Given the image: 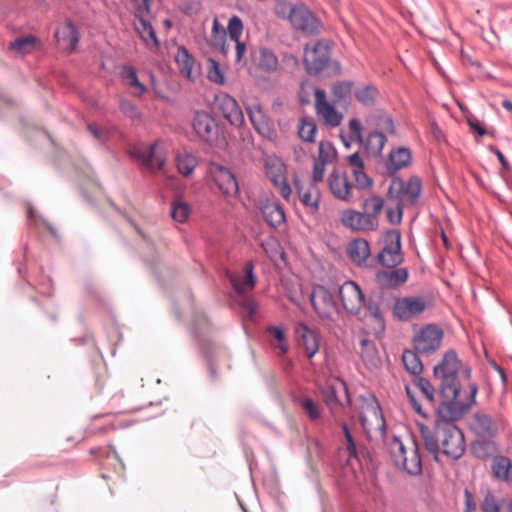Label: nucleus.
I'll use <instances>...</instances> for the list:
<instances>
[{"label": "nucleus", "mask_w": 512, "mask_h": 512, "mask_svg": "<svg viewBox=\"0 0 512 512\" xmlns=\"http://www.w3.org/2000/svg\"><path fill=\"white\" fill-rule=\"evenodd\" d=\"M153 0H131L135 8V29L149 49H158L159 40L151 24V4Z\"/></svg>", "instance_id": "obj_7"}, {"label": "nucleus", "mask_w": 512, "mask_h": 512, "mask_svg": "<svg viewBox=\"0 0 512 512\" xmlns=\"http://www.w3.org/2000/svg\"><path fill=\"white\" fill-rule=\"evenodd\" d=\"M295 337L308 358H312L319 350L320 336L317 329H312L305 323H299L295 327Z\"/></svg>", "instance_id": "obj_19"}, {"label": "nucleus", "mask_w": 512, "mask_h": 512, "mask_svg": "<svg viewBox=\"0 0 512 512\" xmlns=\"http://www.w3.org/2000/svg\"><path fill=\"white\" fill-rule=\"evenodd\" d=\"M284 8H288L286 4L276 7L277 15H284ZM288 19L291 25L308 36L318 35L323 29V24L316 15L305 5H295L289 7Z\"/></svg>", "instance_id": "obj_6"}, {"label": "nucleus", "mask_w": 512, "mask_h": 512, "mask_svg": "<svg viewBox=\"0 0 512 512\" xmlns=\"http://www.w3.org/2000/svg\"><path fill=\"white\" fill-rule=\"evenodd\" d=\"M247 112H248L250 121L252 122L253 126L257 130H260L259 125L262 124L264 121V114L261 109V106L258 104L255 106H249V107H247Z\"/></svg>", "instance_id": "obj_56"}, {"label": "nucleus", "mask_w": 512, "mask_h": 512, "mask_svg": "<svg viewBox=\"0 0 512 512\" xmlns=\"http://www.w3.org/2000/svg\"><path fill=\"white\" fill-rule=\"evenodd\" d=\"M427 308V302L420 296H405L395 299L393 314L401 321H409Z\"/></svg>", "instance_id": "obj_12"}, {"label": "nucleus", "mask_w": 512, "mask_h": 512, "mask_svg": "<svg viewBox=\"0 0 512 512\" xmlns=\"http://www.w3.org/2000/svg\"><path fill=\"white\" fill-rule=\"evenodd\" d=\"M354 83L352 81L344 80L335 82L331 86V95L334 104H348L351 99L352 89Z\"/></svg>", "instance_id": "obj_34"}, {"label": "nucleus", "mask_w": 512, "mask_h": 512, "mask_svg": "<svg viewBox=\"0 0 512 512\" xmlns=\"http://www.w3.org/2000/svg\"><path fill=\"white\" fill-rule=\"evenodd\" d=\"M37 38L32 35L20 37L10 43V48L19 54H27L34 50Z\"/></svg>", "instance_id": "obj_44"}, {"label": "nucleus", "mask_w": 512, "mask_h": 512, "mask_svg": "<svg viewBox=\"0 0 512 512\" xmlns=\"http://www.w3.org/2000/svg\"><path fill=\"white\" fill-rule=\"evenodd\" d=\"M209 173L218 189L227 196H236L239 192L235 175L225 166L211 163Z\"/></svg>", "instance_id": "obj_15"}, {"label": "nucleus", "mask_w": 512, "mask_h": 512, "mask_svg": "<svg viewBox=\"0 0 512 512\" xmlns=\"http://www.w3.org/2000/svg\"><path fill=\"white\" fill-rule=\"evenodd\" d=\"M315 108L317 115L326 125L331 127L340 125L343 115L336 110L334 103L328 102L326 92L322 89H316L315 91Z\"/></svg>", "instance_id": "obj_17"}, {"label": "nucleus", "mask_w": 512, "mask_h": 512, "mask_svg": "<svg viewBox=\"0 0 512 512\" xmlns=\"http://www.w3.org/2000/svg\"><path fill=\"white\" fill-rule=\"evenodd\" d=\"M337 158V151L333 144L329 141H321L319 143L318 157L316 160L325 164L333 163Z\"/></svg>", "instance_id": "obj_46"}, {"label": "nucleus", "mask_w": 512, "mask_h": 512, "mask_svg": "<svg viewBox=\"0 0 512 512\" xmlns=\"http://www.w3.org/2000/svg\"><path fill=\"white\" fill-rule=\"evenodd\" d=\"M189 214L190 206L186 202L180 199L174 200L172 202L170 215L173 218V220L179 223H184L188 219Z\"/></svg>", "instance_id": "obj_45"}, {"label": "nucleus", "mask_w": 512, "mask_h": 512, "mask_svg": "<svg viewBox=\"0 0 512 512\" xmlns=\"http://www.w3.org/2000/svg\"><path fill=\"white\" fill-rule=\"evenodd\" d=\"M384 205V201L380 196L374 195L369 198H367L364 201L363 207H364V214L366 217H369V219L374 220V229L378 227V215L380 214L382 208Z\"/></svg>", "instance_id": "obj_36"}, {"label": "nucleus", "mask_w": 512, "mask_h": 512, "mask_svg": "<svg viewBox=\"0 0 512 512\" xmlns=\"http://www.w3.org/2000/svg\"><path fill=\"white\" fill-rule=\"evenodd\" d=\"M408 279L406 268L380 270L376 273V282L381 288H395L404 284Z\"/></svg>", "instance_id": "obj_26"}, {"label": "nucleus", "mask_w": 512, "mask_h": 512, "mask_svg": "<svg viewBox=\"0 0 512 512\" xmlns=\"http://www.w3.org/2000/svg\"><path fill=\"white\" fill-rule=\"evenodd\" d=\"M343 308L350 314H358L365 304L364 294L354 281H345L339 287Z\"/></svg>", "instance_id": "obj_13"}, {"label": "nucleus", "mask_w": 512, "mask_h": 512, "mask_svg": "<svg viewBox=\"0 0 512 512\" xmlns=\"http://www.w3.org/2000/svg\"><path fill=\"white\" fill-rule=\"evenodd\" d=\"M317 132V127L313 119L311 118H303L300 120L298 126V135L299 137L305 141L312 143L315 141V136Z\"/></svg>", "instance_id": "obj_43"}, {"label": "nucleus", "mask_w": 512, "mask_h": 512, "mask_svg": "<svg viewBox=\"0 0 512 512\" xmlns=\"http://www.w3.org/2000/svg\"><path fill=\"white\" fill-rule=\"evenodd\" d=\"M216 104L223 117L233 126H241L244 123V115L237 101L226 93L216 96Z\"/></svg>", "instance_id": "obj_20"}, {"label": "nucleus", "mask_w": 512, "mask_h": 512, "mask_svg": "<svg viewBox=\"0 0 512 512\" xmlns=\"http://www.w3.org/2000/svg\"><path fill=\"white\" fill-rule=\"evenodd\" d=\"M504 500L497 497L490 490H486L480 504L482 512H501Z\"/></svg>", "instance_id": "obj_42"}, {"label": "nucleus", "mask_w": 512, "mask_h": 512, "mask_svg": "<svg viewBox=\"0 0 512 512\" xmlns=\"http://www.w3.org/2000/svg\"><path fill=\"white\" fill-rule=\"evenodd\" d=\"M201 8L200 0H191L189 3L182 4V11L189 16L197 14Z\"/></svg>", "instance_id": "obj_60"}, {"label": "nucleus", "mask_w": 512, "mask_h": 512, "mask_svg": "<svg viewBox=\"0 0 512 512\" xmlns=\"http://www.w3.org/2000/svg\"><path fill=\"white\" fill-rule=\"evenodd\" d=\"M312 307L322 320H333L338 308L333 294L323 285H315L310 295Z\"/></svg>", "instance_id": "obj_11"}, {"label": "nucleus", "mask_w": 512, "mask_h": 512, "mask_svg": "<svg viewBox=\"0 0 512 512\" xmlns=\"http://www.w3.org/2000/svg\"><path fill=\"white\" fill-rule=\"evenodd\" d=\"M359 353L366 366L376 367L380 362L376 345L368 338H361Z\"/></svg>", "instance_id": "obj_35"}, {"label": "nucleus", "mask_w": 512, "mask_h": 512, "mask_svg": "<svg viewBox=\"0 0 512 512\" xmlns=\"http://www.w3.org/2000/svg\"><path fill=\"white\" fill-rule=\"evenodd\" d=\"M268 333L277 341V343L274 344L275 348L279 349L281 354L287 353L289 346L284 330L281 327L272 326L268 328Z\"/></svg>", "instance_id": "obj_48"}, {"label": "nucleus", "mask_w": 512, "mask_h": 512, "mask_svg": "<svg viewBox=\"0 0 512 512\" xmlns=\"http://www.w3.org/2000/svg\"><path fill=\"white\" fill-rule=\"evenodd\" d=\"M211 65L208 70L207 77L211 82L217 83V84H224L225 82V76L224 72L220 68V65L218 62L211 60Z\"/></svg>", "instance_id": "obj_54"}, {"label": "nucleus", "mask_w": 512, "mask_h": 512, "mask_svg": "<svg viewBox=\"0 0 512 512\" xmlns=\"http://www.w3.org/2000/svg\"><path fill=\"white\" fill-rule=\"evenodd\" d=\"M55 38L58 42L65 43L70 51H74L79 43L80 34L73 22L68 20L56 30Z\"/></svg>", "instance_id": "obj_30"}, {"label": "nucleus", "mask_w": 512, "mask_h": 512, "mask_svg": "<svg viewBox=\"0 0 512 512\" xmlns=\"http://www.w3.org/2000/svg\"><path fill=\"white\" fill-rule=\"evenodd\" d=\"M472 430L481 437L491 438L497 434L498 427L491 416L485 413H475L471 421Z\"/></svg>", "instance_id": "obj_27"}, {"label": "nucleus", "mask_w": 512, "mask_h": 512, "mask_svg": "<svg viewBox=\"0 0 512 512\" xmlns=\"http://www.w3.org/2000/svg\"><path fill=\"white\" fill-rule=\"evenodd\" d=\"M353 175L355 179V183L357 188L365 189L372 186L373 181L368 175L364 172V169L353 170Z\"/></svg>", "instance_id": "obj_58"}, {"label": "nucleus", "mask_w": 512, "mask_h": 512, "mask_svg": "<svg viewBox=\"0 0 512 512\" xmlns=\"http://www.w3.org/2000/svg\"><path fill=\"white\" fill-rule=\"evenodd\" d=\"M496 448L495 443L489 440L478 441L474 444L473 450L478 458L485 459L490 452Z\"/></svg>", "instance_id": "obj_52"}, {"label": "nucleus", "mask_w": 512, "mask_h": 512, "mask_svg": "<svg viewBox=\"0 0 512 512\" xmlns=\"http://www.w3.org/2000/svg\"><path fill=\"white\" fill-rule=\"evenodd\" d=\"M439 381L441 402L433 428L420 425V433L426 450L437 459L441 451L457 460L465 452L466 444L462 430L455 421L462 418L476 403L478 386L471 382V368L464 365L454 350L447 351L433 369Z\"/></svg>", "instance_id": "obj_1"}, {"label": "nucleus", "mask_w": 512, "mask_h": 512, "mask_svg": "<svg viewBox=\"0 0 512 512\" xmlns=\"http://www.w3.org/2000/svg\"><path fill=\"white\" fill-rule=\"evenodd\" d=\"M228 33L231 41H237L241 37L243 31V23L240 17L232 16L228 21Z\"/></svg>", "instance_id": "obj_50"}, {"label": "nucleus", "mask_w": 512, "mask_h": 512, "mask_svg": "<svg viewBox=\"0 0 512 512\" xmlns=\"http://www.w3.org/2000/svg\"><path fill=\"white\" fill-rule=\"evenodd\" d=\"M326 165L327 164L315 159L312 174L314 184H317L318 182H321L323 180Z\"/></svg>", "instance_id": "obj_59"}, {"label": "nucleus", "mask_w": 512, "mask_h": 512, "mask_svg": "<svg viewBox=\"0 0 512 512\" xmlns=\"http://www.w3.org/2000/svg\"><path fill=\"white\" fill-rule=\"evenodd\" d=\"M341 428H342V431L344 433V437L346 440L345 446H346V450L348 452V458L349 459L357 458L358 448H357L355 440L351 434V431L349 430L348 425L346 423H342Z\"/></svg>", "instance_id": "obj_49"}, {"label": "nucleus", "mask_w": 512, "mask_h": 512, "mask_svg": "<svg viewBox=\"0 0 512 512\" xmlns=\"http://www.w3.org/2000/svg\"><path fill=\"white\" fill-rule=\"evenodd\" d=\"M413 385L417 388L429 403H433L435 389L433 385L425 378L418 377L414 380Z\"/></svg>", "instance_id": "obj_47"}, {"label": "nucleus", "mask_w": 512, "mask_h": 512, "mask_svg": "<svg viewBox=\"0 0 512 512\" xmlns=\"http://www.w3.org/2000/svg\"><path fill=\"white\" fill-rule=\"evenodd\" d=\"M387 142V137L384 133L373 131L369 133L365 141V147L373 154L380 155Z\"/></svg>", "instance_id": "obj_38"}, {"label": "nucleus", "mask_w": 512, "mask_h": 512, "mask_svg": "<svg viewBox=\"0 0 512 512\" xmlns=\"http://www.w3.org/2000/svg\"><path fill=\"white\" fill-rule=\"evenodd\" d=\"M242 306L246 310L248 316L252 319L257 312L258 304L251 298H245L242 302Z\"/></svg>", "instance_id": "obj_62"}, {"label": "nucleus", "mask_w": 512, "mask_h": 512, "mask_svg": "<svg viewBox=\"0 0 512 512\" xmlns=\"http://www.w3.org/2000/svg\"><path fill=\"white\" fill-rule=\"evenodd\" d=\"M120 111L128 118L137 119L141 114L137 106L130 100L122 99L119 104Z\"/></svg>", "instance_id": "obj_55"}, {"label": "nucleus", "mask_w": 512, "mask_h": 512, "mask_svg": "<svg viewBox=\"0 0 512 512\" xmlns=\"http://www.w3.org/2000/svg\"><path fill=\"white\" fill-rule=\"evenodd\" d=\"M175 160L179 173L185 177L191 175L194 172L198 163L194 155L187 153L178 154Z\"/></svg>", "instance_id": "obj_40"}, {"label": "nucleus", "mask_w": 512, "mask_h": 512, "mask_svg": "<svg viewBox=\"0 0 512 512\" xmlns=\"http://www.w3.org/2000/svg\"><path fill=\"white\" fill-rule=\"evenodd\" d=\"M368 316L373 320L377 328L384 330L385 320L381 314L380 308L376 303L369 302L367 305Z\"/></svg>", "instance_id": "obj_53"}, {"label": "nucleus", "mask_w": 512, "mask_h": 512, "mask_svg": "<svg viewBox=\"0 0 512 512\" xmlns=\"http://www.w3.org/2000/svg\"><path fill=\"white\" fill-rule=\"evenodd\" d=\"M261 213L265 222L277 228L285 223L286 217L283 207L276 201H266L261 206Z\"/></svg>", "instance_id": "obj_29"}, {"label": "nucleus", "mask_w": 512, "mask_h": 512, "mask_svg": "<svg viewBox=\"0 0 512 512\" xmlns=\"http://www.w3.org/2000/svg\"><path fill=\"white\" fill-rule=\"evenodd\" d=\"M374 120L377 127L375 131H379L384 134L388 133L390 135H394L396 133L393 118L387 112L378 111L374 116Z\"/></svg>", "instance_id": "obj_41"}, {"label": "nucleus", "mask_w": 512, "mask_h": 512, "mask_svg": "<svg viewBox=\"0 0 512 512\" xmlns=\"http://www.w3.org/2000/svg\"><path fill=\"white\" fill-rule=\"evenodd\" d=\"M175 62L180 73L186 78L192 79V71L195 65V59L184 46L178 47L175 55Z\"/></svg>", "instance_id": "obj_32"}, {"label": "nucleus", "mask_w": 512, "mask_h": 512, "mask_svg": "<svg viewBox=\"0 0 512 512\" xmlns=\"http://www.w3.org/2000/svg\"><path fill=\"white\" fill-rule=\"evenodd\" d=\"M491 469L496 479L509 482L511 480L510 471L512 463L506 456L498 455L493 457Z\"/></svg>", "instance_id": "obj_33"}, {"label": "nucleus", "mask_w": 512, "mask_h": 512, "mask_svg": "<svg viewBox=\"0 0 512 512\" xmlns=\"http://www.w3.org/2000/svg\"><path fill=\"white\" fill-rule=\"evenodd\" d=\"M390 454L394 464L402 467L409 475H419L422 472V460L419 454V446L414 439H409L404 444L394 436L390 443Z\"/></svg>", "instance_id": "obj_4"}, {"label": "nucleus", "mask_w": 512, "mask_h": 512, "mask_svg": "<svg viewBox=\"0 0 512 512\" xmlns=\"http://www.w3.org/2000/svg\"><path fill=\"white\" fill-rule=\"evenodd\" d=\"M267 177L279 190L281 196L288 201L291 195V188L286 177V167L278 158H268L265 162Z\"/></svg>", "instance_id": "obj_14"}, {"label": "nucleus", "mask_w": 512, "mask_h": 512, "mask_svg": "<svg viewBox=\"0 0 512 512\" xmlns=\"http://www.w3.org/2000/svg\"><path fill=\"white\" fill-rule=\"evenodd\" d=\"M320 392L324 403L329 408L332 415L351 404L348 388L340 378H329L320 386Z\"/></svg>", "instance_id": "obj_8"}, {"label": "nucleus", "mask_w": 512, "mask_h": 512, "mask_svg": "<svg viewBox=\"0 0 512 512\" xmlns=\"http://www.w3.org/2000/svg\"><path fill=\"white\" fill-rule=\"evenodd\" d=\"M254 265L252 262H247L245 264V274L237 275L233 272L227 271L226 276L231 283L234 291L238 294H245L251 290H253L256 278L253 274Z\"/></svg>", "instance_id": "obj_23"}, {"label": "nucleus", "mask_w": 512, "mask_h": 512, "mask_svg": "<svg viewBox=\"0 0 512 512\" xmlns=\"http://www.w3.org/2000/svg\"><path fill=\"white\" fill-rule=\"evenodd\" d=\"M294 186L302 204L309 208L311 212H316L319 208L320 199L316 184L308 183V185L305 186L299 179H294Z\"/></svg>", "instance_id": "obj_25"}, {"label": "nucleus", "mask_w": 512, "mask_h": 512, "mask_svg": "<svg viewBox=\"0 0 512 512\" xmlns=\"http://www.w3.org/2000/svg\"><path fill=\"white\" fill-rule=\"evenodd\" d=\"M412 163V152L408 147H397L389 152L385 162L388 175H394L398 171L409 167Z\"/></svg>", "instance_id": "obj_21"}, {"label": "nucleus", "mask_w": 512, "mask_h": 512, "mask_svg": "<svg viewBox=\"0 0 512 512\" xmlns=\"http://www.w3.org/2000/svg\"><path fill=\"white\" fill-rule=\"evenodd\" d=\"M348 162L353 170L364 169L363 159L358 152L351 154L348 157Z\"/></svg>", "instance_id": "obj_63"}, {"label": "nucleus", "mask_w": 512, "mask_h": 512, "mask_svg": "<svg viewBox=\"0 0 512 512\" xmlns=\"http://www.w3.org/2000/svg\"><path fill=\"white\" fill-rule=\"evenodd\" d=\"M465 496V512H476L477 506L473 499L472 493L466 489L464 492Z\"/></svg>", "instance_id": "obj_64"}, {"label": "nucleus", "mask_w": 512, "mask_h": 512, "mask_svg": "<svg viewBox=\"0 0 512 512\" xmlns=\"http://www.w3.org/2000/svg\"><path fill=\"white\" fill-rule=\"evenodd\" d=\"M401 251V234L390 230L383 237V247L377 255L378 263L387 268H395L403 262Z\"/></svg>", "instance_id": "obj_10"}, {"label": "nucleus", "mask_w": 512, "mask_h": 512, "mask_svg": "<svg viewBox=\"0 0 512 512\" xmlns=\"http://www.w3.org/2000/svg\"><path fill=\"white\" fill-rule=\"evenodd\" d=\"M349 137L352 141L362 142V124L358 119H351L348 124Z\"/></svg>", "instance_id": "obj_57"}, {"label": "nucleus", "mask_w": 512, "mask_h": 512, "mask_svg": "<svg viewBox=\"0 0 512 512\" xmlns=\"http://www.w3.org/2000/svg\"><path fill=\"white\" fill-rule=\"evenodd\" d=\"M361 426L370 440H382L386 435V422L380 404L373 394L359 397Z\"/></svg>", "instance_id": "obj_3"}, {"label": "nucleus", "mask_w": 512, "mask_h": 512, "mask_svg": "<svg viewBox=\"0 0 512 512\" xmlns=\"http://www.w3.org/2000/svg\"><path fill=\"white\" fill-rule=\"evenodd\" d=\"M347 254L355 265L362 266L371 255L370 245L365 239H354L347 246Z\"/></svg>", "instance_id": "obj_28"}, {"label": "nucleus", "mask_w": 512, "mask_h": 512, "mask_svg": "<svg viewBox=\"0 0 512 512\" xmlns=\"http://www.w3.org/2000/svg\"><path fill=\"white\" fill-rule=\"evenodd\" d=\"M301 407L311 420H317L321 415V408L311 398H304Z\"/></svg>", "instance_id": "obj_51"}, {"label": "nucleus", "mask_w": 512, "mask_h": 512, "mask_svg": "<svg viewBox=\"0 0 512 512\" xmlns=\"http://www.w3.org/2000/svg\"><path fill=\"white\" fill-rule=\"evenodd\" d=\"M395 207H396V212L393 211L392 209H388L387 210V217L389 219V221L392 223V224H399L402 220V215H403V210L405 208L401 207L400 205H397L395 204Z\"/></svg>", "instance_id": "obj_61"}, {"label": "nucleus", "mask_w": 512, "mask_h": 512, "mask_svg": "<svg viewBox=\"0 0 512 512\" xmlns=\"http://www.w3.org/2000/svg\"><path fill=\"white\" fill-rule=\"evenodd\" d=\"M332 46V42L324 39L313 44H306L303 61L309 75L317 76L325 70H328L331 75L341 73V64L331 60Z\"/></svg>", "instance_id": "obj_2"}, {"label": "nucleus", "mask_w": 512, "mask_h": 512, "mask_svg": "<svg viewBox=\"0 0 512 512\" xmlns=\"http://www.w3.org/2000/svg\"><path fill=\"white\" fill-rule=\"evenodd\" d=\"M133 156L151 171L160 170L166 162L165 152L158 142L152 145L136 148Z\"/></svg>", "instance_id": "obj_16"}, {"label": "nucleus", "mask_w": 512, "mask_h": 512, "mask_svg": "<svg viewBox=\"0 0 512 512\" xmlns=\"http://www.w3.org/2000/svg\"><path fill=\"white\" fill-rule=\"evenodd\" d=\"M419 354L415 350H405L402 355V361L406 370L413 375H419L423 371Z\"/></svg>", "instance_id": "obj_37"}, {"label": "nucleus", "mask_w": 512, "mask_h": 512, "mask_svg": "<svg viewBox=\"0 0 512 512\" xmlns=\"http://www.w3.org/2000/svg\"><path fill=\"white\" fill-rule=\"evenodd\" d=\"M422 190V181L416 175L407 179L395 178L388 190V198L403 208L417 204Z\"/></svg>", "instance_id": "obj_5"}, {"label": "nucleus", "mask_w": 512, "mask_h": 512, "mask_svg": "<svg viewBox=\"0 0 512 512\" xmlns=\"http://www.w3.org/2000/svg\"><path fill=\"white\" fill-rule=\"evenodd\" d=\"M356 100L363 106L371 107L375 104L378 90L373 85H366L354 92Z\"/></svg>", "instance_id": "obj_39"}, {"label": "nucleus", "mask_w": 512, "mask_h": 512, "mask_svg": "<svg viewBox=\"0 0 512 512\" xmlns=\"http://www.w3.org/2000/svg\"><path fill=\"white\" fill-rule=\"evenodd\" d=\"M328 185L335 198L342 201H349L352 198L353 186L345 173L333 170L328 177Z\"/></svg>", "instance_id": "obj_22"}, {"label": "nucleus", "mask_w": 512, "mask_h": 512, "mask_svg": "<svg viewBox=\"0 0 512 512\" xmlns=\"http://www.w3.org/2000/svg\"><path fill=\"white\" fill-rule=\"evenodd\" d=\"M257 67L265 72H274L278 67L276 55L268 48H260L253 55Z\"/></svg>", "instance_id": "obj_31"}, {"label": "nucleus", "mask_w": 512, "mask_h": 512, "mask_svg": "<svg viewBox=\"0 0 512 512\" xmlns=\"http://www.w3.org/2000/svg\"><path fill=\"white\" fill-rule=\"evenodd\" d=\"M341 222L345 227L354 231H373L374 220L366 217L364 213L353 209H347L342 212Z\"/></svg>", "instance_id": "obj_24"}, {"label": "nucleus", "mask_w": 512, "mask_h": 512, "mask_svg": "<svg viewBox=\"0 0 512 512\" xmlns=\"http://www.w3.org/2000/svg\"><path fill=\"white\" fill-rule=\"evenodd\" d=\"M443 330L435 324H427L417 331L413 337V348L421 355H430L436 352L443 339Z\"/></svg>", "instance_id": "obj_9"}, {"label": "nucleus", "mask_w": 512, "mask_h": 512, "mask_svg": "<svg viewBox=\"0 0 512 512\" xmlns=\"http://www.w3.org/2000/svg\"><path fill=\"white\" fill-rule=\"evenodd\" d=\"M192 126L195 133L204 141L212 143L218 136V125L215 119L205 111H196Z\"/></svg>", "instance_id": "obj_18"}]
</instances>
